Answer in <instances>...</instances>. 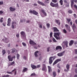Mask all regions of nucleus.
Returning a JSON list of instances; mask_svg holds the SVG:
<instances>
[{"label":"nucleus","instance_id":"obj_19","mask_svg":"<svg viewBox=\"0 0 77 77\" xmlns=\"http://www.w3.org/2000/svg\"><path fill=\"white\" fill-rule=\"evenodd\" d=\"M31 67L32 68V69H35L37 68L36 66L32 64L31 65Z\"/></svg>","mask_w":77,"mask_h":77},{"label":"nucleus","instance_id":"obj_4","mask_svg":"<svg viewBox=\"0 0 77 77\" xmlns=\"http://www.w3.org/2000/svg\"><path fill=\"white\" fill-rule=\"evenodd\" d=\"M29 12L31 14H34L35 15H37L38 14V12H36V11L35 10L32 11L30 10Z\"/></svg>","mask_w":77,"mask_h":77},{"label":"nucleus","instance_id":"obj_16","mask_svg":"<svg viewBox=\"0 0 77 77\" xmlns=\"http://www.w3.org/2000/svg\"><path fill=\"white\" fill-rule=\"evenodd\" d=\"M37 3H38V4H39V5H42L43 6H45V4L44 3L40 2L39 1H37Z\"/></svg>","mask_w":77,"mask_h":77},{"label":"nucleus","instance_id":"obj_47","mask_svg":"<svg viewBox=\"0 0 77 77\" xmlns=\"http://www.w3.org/2000/svg\"><path fill=\"white\" fill-rule=\"evenodd\" d=\"M73 16L75 18H77V15H76V14H74Z\"/></svg>","mask_w":77,"mask_h":77},{"label":"nucleus","instance_id":"obj_26","mask_svg":"<svg viewBox=\"0 0 77 77\" xmlns=\"http://www.w3.org/2000/svg\"><path fill=\"white\" fill-rule=\"evenodd\" d=\"M66 67L67 69H69V64L68 63L66 66Z\"/></svg>","mask_w":77,"mask_h":77},{"label":"nucleus","instance_id":"obj_57","mask_svg":"<svg viewBox=\"0 0 77 77\" xmlns=\"http://www.w3.org/2000/svg\"><path fill=\"white\" fill-rule=\"evenodd\" d=\"M40 67H41V65H37V67H36V68H40Z\"/></svg>","mask_w":77,"mask_h":77},{"label":"nucleus","instance_id":"obj_49","mask_svg":"<svg viewBox=\"0 0 77 77\" xmlns=\"http://www.w3.org/2000/svg\"><path fill=\"white\" fill-rule=\"evenodd\" d=\"M3 5V2L0 1V5Z\"/></svg>","mask_w":77,"mask_h":77},{"label":"nucleus","instance_id":"obj_9","mask_svg":"<svg viewBox=\"0 0 77 77\" xmlns=\"http://www.w3.org/2000/svg\"><path fill=\"white\" fill-rule=\"evenodd\" d=\"M61 61V59H57L56 60H55L53 63V65H56L57 63L58 62H60Z\"/></svg>","mask_w":77,"mask_h":77},{"label":"nucleus","instance_id":"obj_61","mask_svg":"<svg viewBox=\"0 0 77 77\" xmlns=\"http://www.w3.org/2000/svg\"><path fill=\"white\" fill-rule=\"evenodd\" d=\"M2 25L4 26V27L6 26V23H4L2 24Z\"/></svg>","mask_w":77,"mask_h":77},{"label":"nucleus","instance_id":"obj_52","mask_svg":"<svg viewBox=\"0 0 77 77\" xmlns=\"http://www.w3.org/2000/svg\"><path fill=\"white\" fill-rule=\"evenodd\" d=\"M74 7L75 9H77V5H74Z\"/></svg>","mask_w":77,"mask_h":77},{"label":"nucleus","instance_id":"obj_58","mask_svg":"<svg viewBox=\"0 0 77 77\" xmlns=\"http://www.w3.org/2000/svg\"><path fill=\"white\" fill-rule=\"evenodd\" d=\"M7 52H8V54H10V53H11V51H10L9 50H8L7 51Z\"/></svg>","mask_w":77,"mask_h":77},{"label":"nucleus","instance_id":"obj_1","mask_svg":"<svg viewBox=\"0 0 77 77\" xmlns=\"http://www.w3.org/2000/svg\"><path fill=\"white\" fill-rule=\"evenodd\" d=\"M56 58L54 57H51L49 59V63L51 64Z\"/></svg>","mask_w":77,"mask_h":77},{"label":"nucleus","instance_id":"obj_21","mask_svg":"<svg viewBox=\"0 0 77 77\" xmlns=\"http://www.w3.org/2000/svg\"><path fill=\"white\" fill-rule=\"evenodd\" d=\"M73 43H74V41L72 40H71L70 41V43H69V45L70 46L72 45L73 44Z\"/></svg>","mask_w":77,"mask_h":77},{"label":"nucleus","instance_id":"obj_11","mask_svg":"<svg viewBox=\"0 0 77 77\" xmlns=\"http://www.w3.org/2000/svg\"><path fill=\"white\" fill-rule=\"evenodd\" d=\"M11 19L10 18H9L8 19V24H7V25L8 26H11Z\"/></svg>","mask_w":77,"mask_h":77},{"label":"nucleus","instance_id":"obj_30","mask_svg":"<svg viewBox=\"0 0 77 77\" xmlns=\"http://www.w3.org/2000/svg\"><path fill=\"white\" fill-rule=\"evenodd\" d=\"M66 20L69 23V22H70V21H71V18H66Z\"/></svg>","mask_w":77,"mask_h":77},{"label":"nucleus","instance_id":"obj_29","mask_svg":"<svg viewBox=\"0 0 77 77\" xmlns=\"http://www.w3.org/2000/svg\"><path fill=\"white\" fill-rule=\"evenodd\" d=\"M53 75L54 76V77H55L56 76V72H54L53 73Z\"/></svg>","mask_w":77,"mask_h":77},{"label":"nucleus","instance_id":"obj_34","mask_svg":"<svg viewBox=\"0 0 77 77\" xmlns=\"http://www.w3.org/2000/svg\"><path fill=\"white\" fill-rule=\"evenodd\" d=\"M52 39L53 40L54 42H57V41L56 40V39H55V38H54V37H52Z\"/></svg>","mask_w":77,"mask_h":77},{"label":"nucleus","instance_id":"obj_36","mask_svg":"<svg viewBox=\"0 0 77 77\" xmlns=\"http://www.w3.org/2000/svg\"><path fill=\"white\" fill-rule=\"evenodd\" d=\"M74 2L73 1H72L71 2V6H72L73 5H74Z\"/></svg>","mask_w":77,"mask_h":77},{"label":"nucleus","instance_id":"obj_40","mask_svg":"<svg viewBox=\"0 0 77 77\" xmlns=\"http://www.w3.org/2000/svg\"><path fill=\"white\" fill-rule=\"evenodd\" d=\"M22 44L23 46H24V47H26V44L24 42H22Z\"/></svg>","mask_w":77,"mask_h":77},{"label":"nucleus","instance_id":"obj_2","mask_svg":"<svg viewBox=\"0 0 77 77\" xmlns=\"http://www.w3.org/2000/svg\"><path fill=\"white\" fill-rule=\"evenodd\" d=\"M8 59L9 61L12 62L13 61V59H15V56L12 57L11 58V55H8Z\"/></svg>","mask_w":77,"mask_h":77},{"label":"nucleus","instance_id":"obj_17","mask_svg":"<svg viewBox=\"0 0 77 77\" xmlns=\"http://www.w3.org/2000/svg\"><path fill=\"white\" fill-rule=\"evenodd\" d=\"M39 53V51H37L35 52L34 53V56L36 57H38V56H39V55H38V54Z\"/></svg>","mask_w":77,"mask_h":77},{"label":"nucleus","instance_id":"obj_45","mask_svg":"<svg viewBox=\"0 0 77 77\" xmlns=\"http://www.w3.org/2000/svg\"><path fill=\"white\" fill-rule=\"evenodd\" d=\"M9 77V75H4L2 76V77Z\"/></svg>","mask_w":77,"mask_h":77},{"label":"nucleus","instance_id":"obj_32","mask_svg":"<svg viewBox=\"0 0 77 77\" xmlns=\"http://www.w3.org/2000/svg\"><path fill=\"white\" fill-rule=\"evenodd\" d=\"M59 2L60 3V5H63V0H60L59 1Z\"/></svg>","mask_w":77,"mask_h":77},{"label":"nucleus","instance_id":"obj_43","mask_svg":"<svg viewBox=\"0 0 77 77\" xmlns=\"http://www.w3.org/2000/svg\"><path fill=\"white\" fill-rule=\"evenodd\" d=\"M63 32L64 33H66V30L65 29H63Z\"/></svg>","mask_w":77,"mask_h":77},{"label":"nucleus","instance_id":"obj_54","mask_svg":"<svg viewBox=\"0 0 77 77\" xmlns=\"http://www.w3.org/2000/svg\"><path fill=\"white\" fill-rule=\"evenodd\" d=\"M39 60H42V57L40 56L38 58Z\"/></svg>","mask_w":77,"mask_h":77},{"label":"nucleus","instance_id":"obj_51","mask_svg":"<svg viewBox=\"0 0 77 77\" xmlns=\"http://www.w3.org/2000/svg\"><path fill=\"white\" fill-rule=\"evenodd\" d=\"M50 47H48L47 49V51L48 52L49 51H50Z\"/></svg>","mask_w":77,"mask_h":77},{"label":"nucleus","instance_id":"obj_20","mask_svg":"<svg viewBox=\"0 0 77 77\" xmlns=\"http://www.w3.org/2000/svg\"><path fill=\"white\" fill-rule=\"evenodd\" d=\"M60 34V33L59 32H55L54 33V36H59V35Z\"/></svg>","mask_w":77,"mask_h":77},{"label":"nucleus","instance_id":"obj_59","mask_svg":"<svg viewBox=\"0 0 77 77\" xmlns=\"http://www.w3.org/2000/svg\"><path fill=\"white\" fill-rule=\"evenodd\" d=\"M75 54H77V49H75Z\"/></svg>","mask_w":77,"mask_h":77},{"label":"nucleus","instance_id":"obj_60","mask_svg":"<svg viewBox=\"0 0 77 77\" xmlns=\"http://www.w3.org/2000/svg\"><path fill=\"white\" fill-rule=\"evenodd\" d=\"M63 2L64 3H67V1L66 0H64Z\"/></svg>","mask_w":77,"mask_h":77},{"label":"nucleus","instance_id":"obj_24","mask_svg":"<svg viewBox=\"0 0 77 77\" xmlns=\"http://www.w3.org/2000/svg\"><path fill=\"white\" fill-rule=\"evenodd\" d=\"M28 69L27 68H26V67H24V68H23V69L22 71V72H26V71H27Z\"/></svg>","mask_w":77,"mask_h":77},{"label":"nucleus","instance_id":"obj_55","mask_svg":"<svg viewBox=\"0 0 77 77\" xmlns=\"http://www.w3.org/2000/svg\"><path fill=\"white\" fill-rule=\"evenodd\" d=\"M30 22V20H26V23H29Z\"/></svg>","mask_w":77,"mask_h":77},{"label":"nucleus","instance_id":"obj_18","mask_svg":"<svg viewBox=\"0 0 77 77\" xmlns=\"http://www.w3.org/2000/svg\"><path fill=\"white\" fill-rule=\"evenodd\" d=\"M55 49L56 50H59V49L61 50H62V47L60 46H58Z\"/></svg>","mask_w":77,"mask_h":77},{"label":"nucleus","instance_id":"obj_35","mask_svg":"<svg viewBox=\"0 0 77 77\" xmlns=\"http://www.w3.org/2000/svg\"><path fill=\"white\" fill-rule=\"evenodd\" d=\"M68 14H71L72 13V10H69L68 11Z\"/></svg>","mask_w":77,"mask_h":77},{"label":"nucleus","instance_id":"obj_6","mask_svg":"<svg viewBox=\"0 0 77 77\" xmlns=\"http://www.w3.org/2000/svg\"><path fill=\"white\" fill-rule=\"evenodd\" d=\"M21 36L23 37H26V33L24 31H22L20 32Z\"/></svg>","mask_w":77,"mask_h":77},{"label":"nucleus","instance_id":"obj_41","mask_svg":"<svg viewBox=\"0 0 77 77\" xmlns=\"http://www.w3.org/2000/svg\"><path fill=\"white\" fill-rule=\"evenodd\" d=\"M63 43H64L65 45H68V42L67 41L64 42Z\"/></svg>","mask_w":77,"mask_h":77},{"label":"nucleus","instance_id":"obj_27","mask_svg":"<svg viewBox=\"0 0 77 77\" xmlns=\"http://www.w3.org/2000/svg\"><path fill=\"white\" fill-rule=\"evenodd\" d=\"M47 28V29H49L50 27V23H47L46 24Z\"/></svg>","mask_w":77,"mask_h":77},{"label":"nucleus","instance_id":"obj_62","mask_svg":"<svg viewBox=\"0 0 77 77\" xmlns=\"http://www.w3.org/2000/svg\"><path fill=\"white\" fill-rule=\"evenodd\" d=\"M33 5H34V6H38V5H37V4H36V3H34L33 4Z\"/></svg>","mask_w":77,"mask_h":77},{"label":"nucleus","instance_id":"obj_39","mask_svg":"<svg viewBox=\"0 0 77 77\" xmlns=\"http://www.w3.org/2000/svg\"><path fill=\"white\" fill-rule=\"evenodd\" d=\"M54 36L55 38H56V39L57 40H58V39H60V38L57 37V36L55 35V36Z\"/></svg>","mask_w":77,"mask_h":77},{"label":"nucleus","instance_id":"obj_46","mask_svg":"<svg viewBox=\"0 0 77 77\" xmlns=\"http://www.w3.org/2000/svg\"><path fill=\"white\" fill-rule=\"evenodd\" d=\"M52 2L54 3H57V0H52Z\"/></svg>","mask_w":77,"mask_h":77},{"label":"nucleus","instance_id":"obj_3","mask_svg":"<svg viewBox=\"0 0 77 77\" xmlns=\"http://www.w3.org/2000/svg\"><path fill=\"white\" fill-rule=\"evenodd\" d=\"M50 5L51 6H52V7H56V8L58 6V3L54 4L52 2H51L50 3Z\"/></svg>","mask_w":77,"mask_h":77},{"label":"nucleus","instance_id":"obj_42","mask_svg":"<svg viewBox=\"0 0 77 77\" xmlns=\"http://www.w3.org/2000/svg\"><path fill=\"white\" fill-rule=\"evenodd\" d=\"M16 36L17 38H20V34L19 33L17 34L16 35Z\"/></svg>","mask_w":77,"mask_h":77},{"label":"nucleus","instance_id":"obj_22","mask_svg":"<svg viewBox=\"0 0 77 77\" xmlns=\"http://www.w3.org/2000/svg\"><path fill=\"white\" fill-rule=\"evenodd\" d=\"M57 56H59V57H61L63 55V54L61 52V53H58L57 54Z\"/></svg>","mask_w":77,"mask_h":77},{"label":"nucleus","instance_id":"obj_12","mask_svg":"<svg viewBox=\"0 0 77 77\" xmlns=\"http://www.w3.org/2000/svg\"><path fill=\"white\" fill-rule=\"evenodd\" d=\"M72 28L73 29V32H75V29H76V31L77 32V29L76 28V26H75V24L73 23L72 26Z\"/></svg>","mask_w":77,"mask_h":77},{"label":"nucleus","instance_id":"obj_15","mask_svg":"<svg viewBox=\"0 0 77 77\" xmlns=\"http://www.w3.org/2000/svg\"><path fill=\"white\" fill-rule=\"evenodd\" d=\"M65 26L67 30H68L69 32H71V30H70V26H68V24H66L65 25Z\"/></svg>","mask_w":77,"mask_h":77},{"label":"nucleus","instance_id":"obj_50","mask_svg":"<svg viewBox=\"0 0 77 77\" xmlns=\"http://www.w3.org/2000/svg\"><path fill=\"white\" fill-rule=\"evenodd\" d=\"M69 71V69H64V71L65 72H68V71Z\"/></svg>","mask_w":77,"mask_h":77},{"label":"nucleus","instance_id":"obj_37","mask_svg":"<svg viewBox=\"0 0 77 77\" xmlns=\"http://www.w3.org/2000/svg\"><path fill=\"white\" fill-rule=\"evenodd\" d=\"M17 59H20V54H17Z\"/></svg>","mask_w":77,"mask_h":77},{"label":"nucleus","instance_id":"obj_5","mask_svg":"<svg viewBox=\"0 0 77 77\" xmlns=\"http://www.w3.org/2000/svg\"><path fill=\"white\" fill-rule=\"evenodd\" d=\"M42 67V71H47V68L46 67V65H45V64H43Z\"/></svg>","mask_w":77,"mask_h":77},{"label":"nucleus","instance_id":"obj_48","mask_svg":"<svg viewBox=\"0 0 77 77\" xmlns=\"http://www.w3.org/2000/svg\"><path fill=\"white\" fill-rule=\"evenodd\" d=\"M35 75H36V74H35V73H32L31 75V76H35Z\"/></svg>","mask_w":77,"mask_h":77},{"label":"nucleus","instance_id":"obj_31","mask_svg":"<svg viewBox=\"0 0 77 77\" xmlns=\"http://www.w3.org/2000/svg\"><path fill=\"white\" fill-rule=\"evenodd\" d=\"M15 63V61H14L13 62L11 63V64H9V66H12L13 65H14Z\"/></svg>","mask_w":77,"mask_h":77},{"label":"nucleus","instance_id":"obj_7","mask_svg":"<svg viewBox=\"0 0 77 77\" xmlns=\"http://www.w3.org/2000/svg\"><path fill=\"white\" fill-rule=\"evenodd\" d=\"M14 24H17V22H12L11 23L12 25H11V28L12 29H14V26H16V25H14Z\"/></svg>","mask_w":77,"mask_h":77},{"label":"nucleus","instance_id":"obj_25","mask_svg":"<svg viewBox=\"0 0 77 77\" xmlns=\"http://www.w3.org/2000/svg\"><path fill=\"white\" fill-rule=\"evenodd\" d=\"M48 72H50L51 71H52V70L51 69V67H50V66H48Z\"/></svg>","mask_w":77,"mask_h":77},{"label":"nucleus","instance_id":"obj_33","mask_svg":"<svg viewBox=\"0 0 77 77\" xmlns=\"http://www.w3.org/2000/svg\"><path fill=\"white\" fill-rule=\"evenodd\" d=\"M12 51L11 52V53H14L15 51V49H13Z\"/></svg>","mask_w":77,"mask_h":77},{"label":"nucleus","instance_id":"obj_63","mask_svg":"<svg viewBox=\"0 0 77 77\" xmlns=\"http://www.w3.org/2000/svg\"><path fill=\"white\" fill-rule=\"evenodd\" d=\"M75 3H77V0H72Z\"/></svg>","mask_w":77,"mask_h":77},{"label":"nucleus","instance_id":"obj_10","mask_svg":"<svg viewBox=\"0 0 77 77\" xmlns=\"http://www.w3.org/2000/svg\"><path fill=\"white\" fill-rule=\"evenodd\" d=\"M52 29H54V32H59V30L56 27H53Z\"/></svg>","mask_w":77,"mask_h":77},{"label":"nucleus","instance_id":"obj_23","mask_svg":"<svg viewBox=\"0 0 77 77\" xmlns=\"http://www.w3.org/2000/svg\"><path fill=\"white\" fill-rule=\"evenodd\" d=\"M41 11L42 12V13L43 14H44V15H45V16H47V14L45 12V11H44V10L42 9L41 10Z\"/></svg>","mask_w":77,"mask_h":77},{"label":"nucleus","instance_id":"obj_53","mask_svg":"<svg viewBox=\"0 0 77 77\" xmlns=\"http://www.w3.org/2000/svg\"><path fill=\"white\" fill-rule=\"evenodd\" d=\"M7 74H12V72H7Z\"/></svg>","mask_w":77,"mask_h":77},{"label":"nucleus","instance_id":"obj_56","mask_svg":"<svg viewBox=\"0 0 77 77\" xmlns=\"http://www.w3.org/2000/svg\"><path fill=\"white\" fill-rule=\"evenodd\" d=\"M39 28H41L42 29V24H40L39 26Z\"/></svg>","mask_w":77,"mask_h":77},{"label":"nucleus","instance_id":"obj_28","mask_svg":"<svg viewBox=\"0 0 77 77\" xmlns=\"http://www.w3.org/2000/svg\"><path fill=\"white\" fill-rule=\"evenodd\" d=\"M2 55H5V54L6 53V51H5V50H2Z\"/></svg>","mask_w":77,"mask_h":77},{"label":"nucleus","instance_id":"obj_44","mask_svg":"<svg viewBox=\"0 0 77 77\" xmlns=\"http://www.w3.org/2000/svg\"><path fill=\"white\" fill-rule=\"evenodd\" d=\"M52 35H53V32H51L50 33V38H52Z\"/></svg>","mask_w":77,"mask_h":77},{"label":"nucleus","instance_id":"obj_64","mask_svg":"<svg viewBox=\"0 0 77 77\" xmlns=\"http://www.w3.org/2000/svg\"><path fill=\"white\" fill-rule=\"evenodd\" d=\"M3 13V11H0V14H2Z\"/></svg>","mask_w":77,"mask_h":77},{"label":"nucleus","instance_id":"obj_38","mask_svg":"<svg viewBox=\"0 0 77 77\" xmlns=\"http://www.w3.org/2000/svg\"><path fill=\"white\" fill-rule=\"evenodd\" d=\"M3 18L2 17L0 19V22L1 23H3Z\"/></svg>","mask_w":77,"mask_h":77},{"label":"nucleus","instance_id":"obj_13","mask_svg":"<svg viewBox=\"0 0 77 77\" xmlns=\"http://www.w3.org/2000/svg\"><path fill=\"white\" fill-rule=\"evenodd\" d=\"M9 9L11 12H14L15 11L16 9L14 7H11L9 8Z\"/></svg>","mask_w":77,"mask_h":77},{"label":"nucleus","instance_id":"obj_14","mask_svg":"<svg viewBox=\"0 0 77 77\" xmlns=\"http://www.w3.org/2000/svg\"><path fill=\"white\" fill-rule=\"evenodd\" d=\"M55 22L56 23L58 26H60V20H55Z\"/></svg>","mask_w":77,"mask_h":77},{"label":"nucleus","instance_id":"obj_8","mask_svg":"<svg viewBox=\"0 0 77 77\" xmlns=\"http://www.w3.org/2000/svg\"><path fill=\"white\" fill-rule=\"evenodd\" d=\"M29 43L30 44L33 45H36V43H35V42H33V40H30L29 41Z\"/></svg>","mask_w":77,"mask_h":77}]
</instances>
